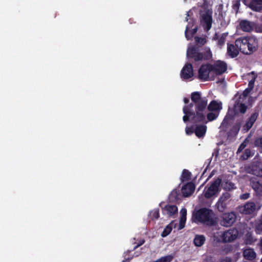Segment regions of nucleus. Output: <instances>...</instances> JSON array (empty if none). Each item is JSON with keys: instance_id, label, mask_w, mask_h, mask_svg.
<instances>
[{"instance_id": "nucleus-10", "label": "nucleus", "mask_w": 262, "mask_h": 262, "mask_svg": "<svg viewBox=\"0 0 262 262\" xmlns=\"http://www.w3.org/2000/svg\"><path fill=\"white\" fill-rule=\"evenodd\" d=\"M260 207L259 204L255 205L253 202H248L239 208V211L245 214L255 215Z\"/></svg>"}, {"instance_id": "nucleus-41", "label": "nucleus", "mask_w": 262, "mask_h": 262, "mask_svg": "<svg viewBox=\"0 0 262 262\" xmlns=\"http://www.w3.org/2000/svg\"><path fill=\"white\" fill-rule=\"evenodd\" d=\"M225 42V36H221L219 40H218V43L220 45H223Z\"/></svg>"}, {"instance_id": "nucleus-17", "label": "nucleus", "mask_w": 262, "mask_h": 262, "mask_svg": "<svg viewBox=\"0 0 262 262\" xmlns=\"http://www.w3.org/2000/svg\"><path fill=\"white\" fill-rule=\"evenodd\" d=\"M222 109V102L216 100H213L208 105L207 110H208L210 112H215L219 114Z\"/></svg>"}, {"instance_id": "nucleus-20", "label": "nucleus", "mask_w": 262, "mask_h": 262, "mask_svg": "<svg viewBox=\"0 0 262 262\" xmlns=\"http://www.w3.org/2000/svg\"><path fill=\"white\" fill-rule=\"evenodd\" d=\"M258 116V114L257 113H254L252 114L250 117L249 118L248 121H247L246 124L244 126V129L246 132L248 131L251 127L253 126L254 123L256 120Z\"/></svg>"}, {"instance_id": "nucleus-50", "label": "nucleus", "mask_w": 262, "mask_h": 262, "mask_svg": "<svg viewBox=\"0 0 262 262\" xmlns=\"http://www.w3.org/2000/svg\"><path fill=\"white\" fill-rule=\"evenodd\" d=\"M260 262H262V257L261 259H260Z\"/></svg>"}, {"instance_id": "nucleus-33", "label": "nucleus", "mask_w": 262, "mask_h": 262, "mask_svg": "<svg viewBox=\"0 0 262 262\" xmlns=\"http://www.w3.org/2000/svg\"><path fill=\"white\" fill-rule=\"evenodd\" d=\"M219 113L215 112H211L207 115L208 121H212L215 119L219 116Z\"/></svg>"}, {"instance_id": "nucleus-21", "label": "nucleus", "mask_w": 262, "mask_h": 262, "mask_svg": "<svg viewBox=\"0 0 262 262\" xmlns=\"http://www.w3.org/2000/svg\"><path fill=\"white\" fill-rule=\"evenodd\" d=\"M181 217L178 225V230L182 229L185 225L186 221L187 210L183 208L180 211Z\"/></svg>"}, {"instance_id": "nucleus-6", "label": "nucleus", "mask_w": 262, "mask_h": 262, "mask_svg": "<svg viewBox=\"0 0 262 262\" xmlns=\"http://www.w3.org/2000/svg\"><path fill=\"white\" fill-rule=\"evenodd\" d=\"M238 235V231L236 228H231L225 232H217L214 235V237L217 238V236L221 237V241L224 243H230L235 240ZM217 240L220 241V239Z\"/></svg>"}, {"instance_id": "nucleus-3", "label": "nucleus", "mask_w": 262, "mask_h": 262, "mask_svg": "<svg viewBox=\"0 0 262 262\" xmlns=\"http://www.w3.org/2000/svg\"><path fill=\"white\" fill-rule=\"evenodd\" d=\"M235 45L242 53L250 54L256 50L258 40L254 36L241 37L236 40Z\"/></svg>"}, {"instance_id": "nucleus-14", "label": "nucleus", "mask_w": 262, "mask_h": 262, "mask_svg": "<svg viewBox=\"0 0 262 262\" xmlns=\"http://www.w3.org/2000/svg\"><path fill=\"white\" fill-rule=\"evenodd\" d=\"M193 76L192 66L191 64H186L181 71V77L184 79H188Z\"/></svg>"}, {"instance_id": "nucleus-11", "label": "nucleus", "mask_w": 262, "mask_h": 262, "mask_svg": "<svg viewBox=\"0 0 262 262\" xmlns=\"http://www.w3.org/2000/svg\"><path fill=\"white\" fill-rule=\"evenodd\" d=\"M236 216L234 212L223 213L221 217V224L225 227L231 226L235 222Z\"/></svg>"}, {"instance_id": "nucleus-42", "label": "nucleus", "mask_w": 262, "mask_h": 262, "mask_svg": "<svg viewBox=\"0 0 262 262\" xmlns=\"http://www.w3.org/2000/svg\"><path fill=\"white\" fill-rule=\"evenodd\" d=\"M225 187V189H228L234 188V185L231 183H226V186Z\"/></svg>"}, {"instance_id": "nucleus-1", "label": "nucleus", "mask_w": 262, "mask_h": 262, "mask_svg": "<svg viewBox=\"0 0 262 262\" xmlns=\"http://www.w3.org/2000/svg\"><path fill=\"white\" fill-rule=\"evenodd\" d=\"M191 99L195 104V110H192L193 105L190 104L183 107V121H187L189 119L193 122H205L207 113V105L208 100L206 97H202L199 92H193L191 94Z\"/></svg>"}, {"instance_id": "nucleus-40", "label": "nucleus", "mask_w": 262, "mask_h": 262, "mask_svg": "<svg viewBox=\"0 0 262 262\" xmlns=\"http://www.w3.org/2000/svg\"><path fill=\"white\" fill-rule=\"evenodd\" d=\"M186 133L188 135H191L193 133V129L191 127H187L185 130Z\"/></svg>"}, {"instance_id": "nucleus-24", "label": "nucleus", "mask_w": 262, "mask_h": 262, "mask_svg": "<svg viewBox=\"0 0 262 262\" xmlns=\"http://www.w3.org/2000/svg\"><path fill=\"white\" fill-rule=\"evenodd\" d=\"M192 24L189 23L185 30V36L187 39H189L192 35L196 33L197 29L196 27L192 28Z\"/></svg>"}, {"instance_id": "nucleus-25", "label": "nucleus", "mask_w": 262, "mask_h": 262, "mask_svg": "<svg viewBox=\"0 0 262 262\" xmlns=\"http://www.w3.org/2000/svg\"><path fill=\"white\" fill-rule=\"evenodd\" d=\"M227 54L231 58H234L238 54V50L233 45H228Z\"/></svg>"}, {"instance_id": "nucleus-4", "label": "nucleus", "mask_w": 262, "mask_h": 262, "mask_svg": "<svg viewBox=\"0 0 262 262\" xmlns=\"http://www.w3.org/2000/svg\"><path fill=\"white\" fill-rule=\"evenodd\" d=\"M213 215V212L211 210L201 208L193 213L192 220L195 223L211 226L215 223Z\"/></svg>"}, {"instance_id": "nucleus-39", "label": "nucleus", "mask_w": 262, "mask_h": 262, "mask_svg": "<svg viewBox=\"0 0 262 262\" xmlns=\"http://www.w3.org/2000/svg\"><path fill=\"white\" fill-rule=\"evenodd\" d=\"M246 141H245L240 145L239 147H238L237 152L242 151L246 147Z\"/></svg>"}, {"instance_id": "nucleus-28", "label": "nucleus", "mask_w": 262, "mask_h": 262, "mask_svg": "<svg viewBox=\"0 0 262 262\" xmlns=\"http://www.w3.org/2000/svg\"><path fill=\"white\" fill-rule=\"evenodd\" d=\"M254 227L257 234H259L262 232V215L260 219L255 221Z\"/></svg>"}, {"instance_id": "nucleus-12", "label": "nucleus", "mask_w": 262, "mask_h": 262, "mask_svg": "<svg viewBox=\"0 0 262 262\" xmlns=\"http://www.w3.org/2000/svg\"><path fill=\"white\" fill-rule=\"evenodd\" d=\"M214 76L221 75L225 73L227 69V63L222 60H217L211 64Z\"/></svg>"}, {"instance_id": "nucleus-22", "label": "nucleus", "mask_w": 262, "mask_h": 262, "mask_svg": "<svg viewBox=\"0 0 262 262\" xmlns=\"http://www.w3.org/2000/svg\"><path fill=\"white\" fill-rule=\"evenodd\" d=\"M178 225H177V224L174 221L171 222L164 229L161 234L162 236L166 237L171 232L173 228L178 230Z\"/></svg>"}, {"instance_id": "nucleus-27", "label": "nucleus", "mask_w": 262, "mask_h": 262, "mask_svg": "<svg viewBox=\"0 0 262 262\" xmlns=\"http://www.w3.org/2000/svg\"><path fill=\"white\" fill-rule=\"evenodd\" d=\"M205 241V237L203 235H197L194 239V243L196 246H201Z\"/></svg>"}, {"instance_id": "nucleus-47", "label": "nucleus", "mask_w": 262, "mask_h": 262, "mask_svg": "<svg viewBox=\"0 0 262 262\" xmlns=\"http://www.w3.org/2000/svg\"><path fill=\"white\" fill-rule=\"evenodd\" d=\"M259 246L261 249H262V238L260 241Z\"/></svg>"}, {"instance_id": "nucleus-44", "label": "nucleus", "mask_w": 262, "mask_h": 262, "mask_svg": "<svg viewBox=\"0 0 262 262\" xmlns=\"http://www.w3.org/2000/svg\"><path fill=\"white\" fill-rule=\"evenodd\" d=\"M249 194L248 193H245V194H244L242 195H241V198L242 199L245 200V199H248L249 198Z\"/></svg>"}, {"instance_id": "nucleus-9", "label": "nucleus", "mask_w": 262, "mask_h": 262, "mask_svg": "<svg viewBox=\"0 0 262 262\" xmlns=\"http://www.w3.org/2000/svg\"><path fill=\"white\" fill-rule=\"evenodd\" d=\"M187 57H191L195 61L201 60L203 58L209 59L211 57V53L209 49H207L206 54L203 56L202 55L198 53L195 47H191L188 46L187 51Z\"/></svg>"}, {"instance_id": "nucleus-2", "label": "nucleus", "mask_w": 262, "mask_h": 262, "mask_svg": "<svg viewBox=\"0 0 262 262\" xmlns=\"http://www.w3.org/2000/svg\"><path fill=\"white\" fill-rule=\"evenodd\" d=\"M256 78V75L254 72H251L248 74L247 78L249 80L248 88L244 91L242 94L239 96L236 95L235 97L236 100L234 106V111L235 114L238 113L244 114L246 112L247 107L244 104L245 102V99H246L248 94L253 89Z\"/></svg>"}, {"instance_id": "nucleus-26", "label": "nucleus", "mask_w": 262, "mask_h": 262, "mask_svg": "<svg viewBox=\"0 0 262 262\" xmlns=\"http://www.w3.org/2000/svg\"><path fill=\"white\" fill-rule=\"evenodd\" d=\"M206 132V126L204 125H199L196 126L195 129V135L199 138L203 137L205 135Z\"/></svg>"}, {"instance_id": "nucleus-46", "label": "nucleus", "mask_w": 262, "mask_h": 262, "mask_svg": "<svg viewBox=\"0 0 262 262\" xmlns=\"http://www.w3.org/2000/svg\"><path fill=\"white\" fill-rule=\"evenodd\" d=\"M189 99L188 98H184V102L185 103H187L188 102H189Z\"/></svg>"}, {"instance_id": "nucleus-31", "label": "nucleus", "mask_w": 262, "mask_h": 262, "mask_svg": "<svg viewBox=\"0 0 262 262\" xmlns=\"http://www.w3.org/2000/svg\"><path fill=\"white\" fill-rule=\"evenodd\" d=\"M252 173L256 176L262 177V168L256 166H253L252 168Z\"/></svg>"}, {"instance_id": "nucleus-34", "label": "nucleus", "mask_w": 262, "mask_h": 262, "mask_svg": "<svg viewBox=\"0 0 262 262\" xmlns=\"http://www.w3.org/2000/svg\"><path fill=\"white\" fill-rule=\"evenodd\" d=\"M190 177V172L187 170H184L182 174V181H186L189 179Z\"/></svg>"}, {"instance_id": "nucleus-15", "label": "nucleus", "mask_w": 262, "mask_h": 262, "mask_svg": "<svg viewBox=\"0 0 262 262\" xmlns=\"http://www.w3.org/2000/svg\"><path fill=\"white\" fill-rule=\"evenodd\" d=\"M201 22L207 30H209L211 28L212 17L211 13L209 11H207L205 14H202Z\"/></svg>"}, {"instance_id": "nucleus-30", "label": "nucleus", "mask_w": 262, "mask_h": 262, "mask_svg": "<svg viewBox=\"0 0 262 262\" xmlns=\"http://www.w3.org/2000/svg\"><path fill=\"white\" fill-rule=\"evenodd\" d=\"M253 188L259 195H262V184L259 182H253L252 184Z\"/></svg>"}, {"instance_id": "nucleus-38", "label": "nucleus", "mask_w": 262, "mask_h": 262, "mask_svg": "<svg viewBox=\"0 0 262 262\" xmlns=\"http://www.w3.org/2000/svg\"><path fill=\"white\" fill-rule=\"evenodd\" d=\"M255 144L257 146L262 147V138L257 139L255 142Z\"/></svg>"}, {"instance_id": "nucleus-43", "label": "nucleus", "mask_w": 262, "mask_h": 262, "mask_svg": "<svg viewBox=\"0 0 262 262\" xmlns=\"http://www.w3.org/2000/svg\"><path fill=\"white\" fill-rule=\"evenodd\" d=\"M221 262H231V258L229 257H225L221 260Z\"/></svg>"}, {"instance_id": "nucleus-7", "label": "nucleus", "mask_w": 262, "mask_h": 262, "mask_svg": "<svg viewBox=\"0 0 262 262\" xmlns=\"http://www.w3.org/2000/svg\"><path fill=\"white\" fill-rule=\"evenodd\" d=\"M231 203L230 194L229 192H225L220 196L215 206L219 211L223 212L228 209Z\"/></svg>"}, {"instance_id": "nucleus-18", "label": "nucleus", "mask_w": 262, "mask_h": 262, "mask_svg": "<svg viewBox=\"0 0 262 262\" xmlns=\"http://www.w3.org/2000/svg\"><path fill=\"white\" fill-rule=\"evenodd\" d=\"M195 189V186L192 183H188L182 188V192L184 196H188L192 194Z\"/></svg>"}, {"instance_id": "nucleus-45", "label": "nucleus", "mask_w": 262, "mask_h": 262, "mask_svg": "<svg viewBox=\"0 0 262 262\" xmlns=\"http://www.w3.org/2000/svg\"><path fill=\"white\" fill-rule=\"evenodd\" d=\"M144 243V241H141V242L139 244H138L137 246H136L134 247V249L137 248V247H139V246H140V245H142Z\"/></svg>"}, {"instance_id": "nucleus-32", "label": "nucleus", "mask_w": 262, "mask_h": 262, "mask_svg": "<svg viewBox=\"0 0 262 262\" xmlns=\"http://www.w3.org/2000/svg\"><path fill=\"white\" fill-rule=\"evenodd\" d=\"M149 216L152 220L157 219L159 217V210L158 209H155L149 213Z\"/></svg>"}, {"instance_id": "nucleus-29", "label": "nucleus", "mask_w": 262, "mask_h": 262, "mask_svg": "<svg viewBox=\"0 0 262 262\" xmlns=\"http://www.w3.org/2000/svg\"><path fill=\"white\" fill-rule=\"evenodd\" d=\"M245 242L246 244L251 245L253 244L256 239L253 236L251 233H248L244 237Z\"/></svg>"}, {"instance_id": "nucleus-35", "label": "nucleus", "mask_w": 262, "mask_h": 262, "mask_svg": "<svg viewBox=\"0 0 262 262\" xmlns=\"http://www.w3.org/2000/svg\"><path fill=\"white\" fill-rule=\"evenodd\" d=\"M251 155V152L249 149H246L244 154L241 156L243 160H246Z\"/></svg>"}, {"instance_id": "nucleus-49", "label": "nucleus", "mask_w": 262, "mask_h": 262, "mask_svg": "<svg viewBox=\"0 0 262 262\" xmlns=\"http://www.w3.org/2000/svg\"><path fill=\"white\" fill-rule=\"evenodd\" d=\"M187 16H189V12H187Z\"/></svg>"}, {"instance_id": "nucleus-5", "label": "nucleus", "mask_w": 262, "mask_h": 262, "mask_svg": "<svg viewBox=\"0 0 262 262\" xmlns=\"http://www.w3.org/2000/svg\"><path fill=\"white\" fill-rule=\"evenodd\" d=\"M221 180L217 179L211 183L210 185L206 187L203 193L204 196L207 199L216 198L220 191V184Z\"/></svg>"}, {"instance_id": "nucleus-19", "label": "nucleus", "mask_w": 262, "mask_h": 262, "mask_svg": "<svg viewBox=\"0 0 262 262\" xmlns=\"http://www.w3.org/2000/svg\"><path fill=\"white\" fill-rule=\"evenodd\" d=\"M164 214L172 216L178 213V208L174 205H167L163 208Z\"/></svg>"}, {"instance_id": "nucleus-23", "label": "nucleus", "mask_w": 262, "mask_h": 262, "mask_svg": "<svg viewBox=\"0 0 262 262\" xmlns=\"http://www.w3.org/2000/svg\"><path fill=\"white\" fill-rule=\"evenodd\" d=\"M250 8L253 10L260 11L262 10V0H252Z\"/></svg>"}, {"instance_id": "nucleus-16", "label": "nucleus", "mask_w": 262, "mask_h": 262, "mask_svg": "<svg viewBox=\"0 0 262 262\" xmlns=\"http://www.w3.org/2000/svg\"><path fill=\"white\" fill-rule=\"evenodd\" d=\"M239 26L243 31L245 32H250L254 31V23L243 20L240 22Z\"/></svg>"}, {"instance_id": "nucleus-13", "label": "nucleus", "mask_w": 262, "mask_h": 262, "mask_svg": "<svg viewBox=\"0 0 262 262\" xmlns=\"http://www.w3.org/2000/svg\"><path fill=\"white\" fill-rule=\"evenodd\" d=\"M243 255L245 259L252 261L256 258L257 254L253 248L246 247L243 250Z\"/></svg>"}, {"instance_id": "nucleus-8", "label": "nucleus", "mask_w": 262, "mask_h": 262, "mask_svg": "<svg viewBox=\"0 0 262 262\" xmlns=\"http://www.w3.org/2000/svg\"><path fill=\"white\" fill-rule=\"evenodd\" d=\"M214 77L210 64L202 65L199 70V77L203 80H212Z\"/></svg>"}, {"instance_id": "nucleus-37", "label": "nucleus", "mask_w": 262, "mask_h": 262, "mask_svg": "<svg viewBox=\"0 0 262 262\" xmlns=\"http://www.w3.org/2000/svg\"><path fill=\"white\" fill-rule=\"evenodd\" d=\"M195 40L198 43L201 45L205 44V42H206V39L205 38L196 37Z\"/></svg>"}, {"instance_id": "nucleus-36", "label": "nucleus", "mask_w": 262, "mask_h": 262, "mask_svg": "<svg viewBox=\"0 0 262 262\" xmlns=\"http://www.w3.org/2000/svg\"><path fill=\"white\" fill-rule=\"evenodd\" d=\"M254 31L258 33H262V24H256L254 23Z\"/></svg>"}, {"instance_id": "nucleus-48", "label": "nucleus", "mask_w": 262, "mask_h": 262, "mask_svg": "<svg viewBox=\"0 0 262 262\" xmlns=\"http://www.w3.org/2000/svg\"><path fill=\"white\" fill-rule=\"evenodd\" d=\"M232 113V111L231 110H229V111L228 112V115H231Z\"/></svg>"}]
</instances>
